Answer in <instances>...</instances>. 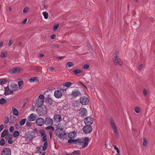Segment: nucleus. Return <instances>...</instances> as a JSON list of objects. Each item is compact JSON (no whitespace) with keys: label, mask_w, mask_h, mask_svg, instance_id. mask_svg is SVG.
<instances>
[{"label":"nucleus","mask_w":155,"mask_h":155,"mask_svg":"<svg viewBox=\"0 0 155 155\" xmlns=\"http://www.w3.org/2000/svg\"><path fill=\"white\" fill-rule=\"evenodd\" d=\"M54 134L60 139L62 140L66 139L67 134L65 133L64 130L62 128H58L55 130Z\"/></svg>","instance_id":"f257e3e1"},{"label":"nucleus","mask_w":155,"mask_h":155,"mask_svg":"<svg viewBox=\"0 0 155 155\" xmlns=\"http://www.w3.org/2000/svg\"><path fill=\"white\" fill-rule=\"evenodd\" d=\"M89 138L88 137H86L78 139V145L81 146L83 148L87 147L88 144Z\"/></svg>","instance_id":"f03ea898"},{"label":"nucleus","mask_w":155,"mask_h":155,"mask_svg":"<svg viewBox=\"0 0 155 155\" xmlns=\"http://www.w3.org/2000/svg\"><path fill=\"white\" fill-rule=\"evenodd\" d=\"M44 96L43 94H40L35 102V106L38 107H40L43 104L44 100Z\"/></svg>","instance_id":"7ed1b4c3"},{"label":"nucleus","mask_w":155,"mask_h":155,"mask_svg":"<svg viewBox=\"0 0 155 155\" xmlns=\"http://www.w3.org/2000/svg\"><path fill=\"white\" fill-rule=\"evenodd\" d=\"M118 53L116 52L114 54V58L113 61L115 65H119V66L122 65V63L120 59L118 58Z\"/></svg>","instance_id":"20e7f679"},{"label":"nucleus","mask_w":155,"mask_h":155,"mask_svg":"<svg viewBox=\"0 0 155 155\" xmlns=\"http://www.w3.org/2000/svg\"><path fill=\"white\" fill-rule=\"evenodd\" d=\"M47 112V109L46 106L43 105L40 108L38 111V114L40 116H45Z\"/></svg>","instance_id":"39448f33"},{"label":"nucleus","mask_w":155,"mask_h":155,"mask_svg":"<svg viewBox=\"0 0 155 155\" xmlns=\"http://www.w3.org/2000/svg\"><path fill=\"white\" fill-rule=\"evenodd\" d=\"M110 119L111 128L112 129L113 131H114L115 135L116 136L118 137L119 135L118 130L115 125L114 121L111 118H110Z\"/></svg>","instance_id":"423d86ee"},{"label":"nucleus","mask_w":155,"mask_h":155,"mask_svg":"<svg viewBox=\"0 0 155 155\" xmlns=\"http://www.w3.org/2000/svg\"><path fill=\"white\" fill-rule=\"evenodd\" d=\"M80 103L83 105H87L89 102L88 97L85 96H82L80 98Z\"/></svg>","instance_id":"0eeeda50"},{"label":"nucleus","mask_w":155,"mask_h":155,"mask_svg":"<svg viewBox=\"0 0 155 155\" xmlns=\"http://www.w3.org/2000/svg\"><path fill=\"white\" fill-rule=\"evenodd\" d=\"M83 128V131L85 134H88L91 133L92 130V128L90 125H86Z\"/></svg>","instance_id":"6e6552de"},{"label":"nucleus","mask_w":155,"mask_h":155,"mask_svg":"<svg viewBox=\"0 0 155 155\" xmlns=\"http://www.w3.org/2000/svg\"><path fill=\"white\" fill-rule=\"evenodd\" d=\"M94 120V118L92 117H88L84 119V121L86 125H90L93 123Z\"/></svg>","instance_id":"1a4fd4ad"},{"label":"nucleus","mask_w":155,"mask_h":155,"mask_svg":"<svg viewBox=\"0 0 155 155\" xmlns=\"http://www.w3.org/2000/svg\"><path fill=\"white\" fill-rule=\"evenodd\" d=\"M47 135H45L44 136H43V138L42 139V141L44 142L43 149L44 151H45L47 149L48 147V140L47 138Z\"/></svg>","instance_id":"9d476101"},{"label":"nucleus","mask_w":155,"mask_h":155,"mask_svg":"<svg viewBox=\"0 0 155 155\" xmlns=\"http://www.w3.org/2000/svg\"><path fill=\"white\" fill-rule=\"evenodd\" d=\"M53 120L50 117H47L44 120L45 125L51 126L53 124Z\"/></svg>","instance_id":"9b49d317"},{"label":"nucleus","mask_w":155,"mask_h":155,"mask_svg":"<svg viewBox=\"0 0 155 155\" xmlns=\"http://www.w3.org/2000/svg\"><path fill=\"white\" fill-rule=\"evenodd\" d=\"M53 120L55 122L59 123L62 120V118L61 115L59 114H56L54 116Z\"/></svg>","instance_id":"f8f14e48"},{"label":"nucleus","mask_w":155,"mask_h":155,"mask_svg":"<svg viewBox=\"0 0 155 155\" xmlns=\"http://www.w3.org/2000/svg\"><path fill=\"white\" fill-rule=\"evenodd\" d=\"M1 155H11V151L10 148H5L1 152Z\"/></svg>","instance_id":"ddd939ff"},{"label":"nucleus","mask_w":155,"mask_h":155,"mask_svg":"<svg viewBox=\"0 0 155 155\" xmlns=\"http://www.w3.org/2000/svg\"><path fill=\"white\" fill-rule=\"evenodd\" d=\"M35 123L38 126H41L44 124V120L42 117H39L36 120Z\"/></svg>","instance_id":"4468645a"},{"label":"nucleus","mask_w":155,"mask_h":155,"mask_svg":"<svg viewBox=\"0 0 155 155\" xmlns=\"http://www.w3.org/2000/svg\"><path fill=\"white\" fill-rule=\"evenodd\" d=\"M79 114L81 116L85 117L87 115V111L86 109L84 108L79 109Z\"/></svg>","instance_id":"2eb2a0df"},{"label":"nucleus","mask_w":155,"mask_h":155,"mask_svg":"<svg viewBox=\"0 0 155 155\" xmlns=\"http://www.w3.org/2000/svg\"><path fill=\"white\" fill-rule=\"evenodd\" d=\"M62 92L59 90H56L54 91V95L57 98H61L62 95Z\"/></svg>","instance_id":"dca6fc26"},{"label":"nucleus","mask_w":155,"mask_h":155,"mask_svg":"<svg viewBox=\"0 0 155 155\" xmlns=\"http://www.w3.org/2000/svg\"><path fill=\"white\" fill-rule=\"evenodd\" d=\"M5 92L4 93V94L5 95L13 94V92L9 88L8 86L5 87Z\"/></svg>","instance_id":"f3484780"},{"label":"nucleus","mask_w":155,"mask_h":155,"mask_svg":"<svg viewBox=\"0 0 155 155\" xmlns=\"http://www.w3.org/2000/svg\"><path fill=\"white\" fill-rule=\"evenodd\" d=\"M35 116H36V114L32 113L28 117L27 119L29 121H33L36 119Z\"/></svg>","instance_id":"a211bd4d"},{"label":"nucleus","mask_w":155,"mask_h":155,"mask_svg":"<svg viewBox=\"0 0 155 155\" xmlns=\"http://www.w3.org/2000/svg\"><path fill=\"white\" fill-rule=\"evenodd\" d=\"M78 85L79 86V88H81H81L82 89V90L81 91L82 92V91H84L85 89L86 90L87 89L86 86L80 81L78 82Z\"/></svg>","instance_id":"6ab92c4d"},{"label":"nucleus","mask_w":155,"mask_h":155,"mask_svg":"<svg viewBox=\"0 0 155 155\" xmlns=\"http://www.w3.org/2000/svg\"><path fill=\"white\" fill-rule=\"evenodd\" d=\"M68 137L70 139H74L76 136V132H71L68 134Z\"/></svg>","instance_id":"aec40b11"},{"label":"nucleus","mask_w":155,"mask_h":155,"mask_svg":"<svg viewBox=\"0 0 155 155\" xmlns=\"http://www.w3.org/2000/svg\"><path fill=\"white\" fill-rule=\"evenodd\" d=\"M10 87H11V89H12V91H16L18 88L17 85L15 84H12L10 85Z\"/></svg>","instance_id":"412c9836"},{"label":"nucleus","mask_w":155,"mask_h":155,"mask_svg":"<svg viewBox=\"0 0 155 155\" xmlns=\"http://www.w3.org/2000/svg\"><path fill=\"white\" fill-rule=\"evenodd\" d=\"M21 71V68H13L11 70V71L13 73H18L20 72Z\"/></svg>","instance_id":"4be33fe9"},{"label":"nucleus","mask_w":155,"mask_h":155,"mask_svg":"<svg viewBox=\"0 0 155 155\" xmlns=\"http://www.w3.org/2000/svg\"><path fill=\"white\" fill-rule=\"evenodd\" d=\"M8 133V130L4 129V130L2 132L1 134V137H4L5 136H6Z\"/></svg>","instance_id":"5701e85b"},{"label":"nucleus","mask_w":155,"mask_h":155,"mask_svg":"<svg viewBox=\"0 0 155 155\" xmlns=\"http://www.w3.org/2000/svg\"><path fill=\"white\" fill-rule=\"evenodd\" d=\"M12 111L13 114L16 116H17L18 114V110L14 107H12Z\"/></svg>","instance_id":"b1692460"},{"label":"nucleus","mask_w":155,"mask_h":155,"mask_svg":"<svg viewBox=\"0 0 155 155\" xmlns=\"http://www.w3.org/2000/svg\"><path fill=\"white\" fill-rule=\"evenodd\" d=\"M38 78L37 77H32L29 79V81L30 83H32L35 81H38Z\"/></svg>","instance_id":"393cba45"},{"label":"nucleus","mask_w":155,"mask_h":155,"mask_svg":"<svg viewBox=\"0 0 155 155\" xmlns=\"http://www.w3.org/2000/svg\"><path fill=\"white\" fill-rule=\"evenodd\" d=\"M68 143H78V139L71 140L69 139L68 140Z\"/></svg>","instance_id":"a878e982"},{"label":"nucleus","mask_w":155,"mask_h":155,"mask_svg":"<svg viewBox=\"0 0 155 155\" xmlns=\"http://www.w3.org/2000/svg\"><path fill=\"white\" fill-rule=\"evenodd\" d=\"M7 102V100L4 98H2L0 100V104L3 105Z\"/></svg>","instance_id":"bb28decb"},{"label":"nucleus","mask_w":155,"mask_h":155,"mask_svg":"<svg viewBox=\"0 0 155 155\" xmlns=\"http://www.w3.org/2000/svg\"><path fill=\"white\" fill-rule=\"evenodd\" d=\"M71 96H72L73 97H76L78 96V91H72Z\"/></svg>","instance_id":"cd10ccee"},{"label":"nucleus","mask_w":155,"mask_h":155,"mask_svg":"<svg viewBox=\"0 0 155 155\" xmlns=\"http://www.w3.org/2000/svg\"><path fill=\"white\" fill-rule=\"evenodd\" d=\"M19 134L20 133L17 130L15 131L13 134L14 137V138L17 137L19 135Z\"/></svg>","instance_id":"c85d7f7f"},{"label":"nucleus","mask_w":155,"mask_h":155,"mask_svg":"<svg viewBox=\"0 0 155 155\" xmlns=\"http://www.w3.org/2000/svg\"><path fill=\"white\" fill-rule=\"evenodd\" d=\"M39 132L42 136H44L47 135L45 131L43 129H41L39 131Z\"/></svg>","instance_id":"c756f323"},{"label":"nucleus","mask_w":155,"mask_h":155,"mask_svg":"<svg viewBox=\"0 0 155 155\" xmlns=\"http://www.w3.org/2000/svg\"><path fill=\"white\" fill-rule=\"evenodd\" d=\"M72 83L69 82H68L65 83L64 84V86H65L67 87H69L72 84Z\"/></svg>","instance_id":"7c9ffc66"},{"label":"nucleus","mask_w":155,"mask_h":155,"mask_svg":"<svg viewBox=\"0 0 155 155\" xmlns=\"http://www.w3.org/2000/svg\"><path fill=\"white\" fill-rule=\"evenodd\" d=\"M72 105L74 108L78 106V102L76 100H74L72 101Z\"/></svg>","instance_id":"2f4dec72"},{"label":"nucleus","mask_w":155,"mask_h":155,"mask_svg":"<svg viewBox=\"0 0 155 155\" xmlns=\"http://www.w3.org/2000/svg\"><path fill=\"white\" fill-rule=\"evenodd\" d=\"M34 137L33 135L31 134H29L27 136V139H28L29 140H31Z\"/></svg>","instance_id":"473e14b6"},{"label":"nucleus","mask_w":155,"mask_h":155,"mask_svg":"<svg viewBox=\"0 0 155 155\" xmlns=\"http://www.w3.org/2000/svg\"><path fill=\"white\" fill-rule=\"evenodd\" d=\"M47 103L48 104L52 105L53 103V101L51 98H49L48 99Z\"/></svg>","instance_id":"72a5a7b5"},{"label":"nucleus","mask_w":155,"mask_h":155,"mask_svg":"<svg viewBox=\"0 0 155 155\" xmlns=\"http://www.w3.org/2000/svg\"><path fill=\"white\" fill-rule=\"evenodd\" d=\"M7 81V80L6 79H0V84H4Z\"/></svg>","instance_id":"f704fd0d"},{"label":"nucleus","mask_w":155,"mask_h":155,"mask_svg":"<svg viewBox=\"0 0 155 155\" xmlns=\"http://www.w3.org/2000/svg\"><path fill=\"white\" fill-rule=\"evenodd\" d=\"M26 120V118H24L21 120L19 123L20 125L22 126L24 125L25 123Z\"/></svg>","instance_id":"c9c22d12"},{"label":"nucleus","mask_w":155,"mask_h":155,"mask_svg":"<svg viewBox=\"0 0 155 155\" xmlns=\"http://www.w3.org/2000/svg\"><path fill=\"white\" fill-rule=\"evenodd\" d=\"M12 134H8L5 137V139H12Z\"/></svg>","instance_id":"e433bc0d"},{"label":"nucleus","mask_w":155,"mask_h":155,"mask_svg":"<svg viewBox=\"0 0 155 155\" xmlns=\"http://www.w3.org/2000/svg\"><path fill=\"white\" fill-rule=\"evenodd\" d=\"M73 66V63L71 62H68L66 64V67L67 68L68 67H71Z\"/></svg>","instance_id":"4c0bfd02"},{"label":"nucleus","mask_w":155,"mask_h":155,"mask_svg":"<svg viewBox=\"0 0 155 155\" xmlns=\"http://www.w3.org/2000/svg\"><path fill=\"white\" fill-rule=\"evenodd\" d=\"M42 15L44 16L45 19H47L48 18V15L46 12H42Z\"/></svg>","instance_id":"58836bf2"},{"label":"nucleus","mask_w":155,"mask_h":155,"mask_svg":"<svg viewBox=\"0 0 155 155\" xmlns=\"http://www.w3.org/2000/svg\"><path fill=\"white\" fill-rule=\"evenodd\" d=\"M5 140L4 138H2L0 140V145L3 146L5 145Z\"/></svg>","instance_id":"ea45409f"},{"label":"nucleus","mask_w":155,"mask_h":155,"mask_svg":"<svg viewBox=\"0 0 155 155\" xmlns=\"http://www.w3.org/2000/svg\"><path fill=\"white\" fill-rule=\"evenodd\" d=\"M143 145L145 147L147 145V141L146 138H143Z\"/></svg>","instance_id":"a19ab883"},{"label":"nucleus","mask_w":155,"mask_h":155,"mask_svg":"<svg viewBox=\"0 0 155 155\" xmlns=\"http://www.w3.org/2000/svg\"><path fill=\"white\" fill-rule=\"evenodd\" d=\"M143 65L142 64H140L137 67V69L139 71H141L143 69Z\"/></svg>","instance_id":"79ce46f5"},{"label":"nucleus","mask_w":155,"mask_h":155,"mask_svg":"<svg viewBox=\"0 0 155 155\" xmlns=\"http://www.w3.org/2000/svg\"><path fill=\"white\" fill-rule=\"evenodd\" d=\"M46 129L47 130H50L52 131H54V127L51 126H49L47 127L46 128Z\"/></svg>","instance_id":"37998d69"},{"label":"nucleus","mask_w":155,"mask_h":155,"mask_svg":"<svg viewBox=\"0 0 155 155\" xmlns=\"http://www.w3.org/2000/svg\"><path fill=\"white\" fill-rule=\"evenodd\" d=\"M135 111L137 113H139L140 111V110L139 107H136L134 109Z\"/></svg>","instance_id":"c03bdc74"},{"label":"nucleus","mask_w":155,"mask_h":155,"mask_svg":"<svg viewBox=\"0 0 155 155\" xmlns=\"http://www.w3.org/2000/svg\"><path fill=\"white\" fill-rule=\"evenodd\" d=\"M18 84L20 88V87L24 84V83L23 81H21L18 82Z\"/></svg>","instance_id":"a18cd8bd"},{"label":"nucleus","mask_w":155,"mask_h":155,"mask_svg":"<svg viewBox=\"0 0 155 155\" xmlns=\"http://www.w3.org/2000/svg\"><path fill=\"white\" fill-rule=\"evenodd\" d=\"M90 67V65L88 64H86L82 66V68L84 69H87Z\"/></svg>","instance_id":"49530a36"},{"label":"nucleus","mask_w":155,"mask_h":155,"mask_svg":"<svg viewBox=\"0 0 155 155\" xmlns=\"http://www.w3.org/2000/svg\"><path fill=\"white\" fill-rule=\"evenodd\" d=\"M147 93H148L146 89H143V94L144 96H147Z\"/></svg>","instance_id":"de8ad7c7"},{"label":"nucleus","mask_w":155,"mask_h":155,"mask_svg":"<svg viewBox=\"0 0 155 155\" xmlns=\"http://www.w3.org/2000/svg\"><path fill=\"white\" fill-rule=\"evenodd\" d=\"M59 27V25L58 24H56L53 27V29L54 30H57Z\"/></svg>","instance_id":"09e8293b"},{"label":"nucleus","mask_w":155,"mask_h":155,"mask_svg":"<svg viewBox=\"0 0 155 155\" xmlns=\"http://www.w3.org/2000/svg\"><path fill=\"white\" fill-rule=\"evenodd\" d=\"M13 40H12V39L10 40L8 42V46L9 47L10 46L12 45L13 44Z\"/></svg>","instance_id":"8fccbe9b"},{"label":"nucleus","mask_w":155,"mask_h":155,"mask_svg":"<svg viewBox=\"0 0 155 155\" xmlns=\"http://www.w3.org/2000/svg\"><path fill=\"white\" fill-rule=\"evenodd\" d=\"M113 147H114V150H116L117 153L118 154L119 153V150L118 148L117 147H116L114 145H113Z\"/></svg>","instance_id":"3c124183"},{"label":"nucleus","mask_w":155,"mask_h":155,"mask_svg":"<svg viewBox=\"0 0 155 155\" xmlns=\"http://www.w3.org/2000/svg\"><path fill=\"white\" fill-rule=\"evenodd\" d=\"M5 120L4 121L5 123L6 124L8 123L9 121V119L8 117H6V118H5Z\"/></svg>","instance_id":"603ef678"},{"label":"nucleus","mask_w":155,"mask_h":155,"mask_svg":"<svg viewBox=\"0 0 155 155\" xmlns=\"http://www.w3.org/2000/svg\"><path fill=\"white\" fill-rule=\"evenodd\" d=\"M14 126H10V127L9 129L10 132H12L14 130Z\"/></svg>","instance_id":"864d4df0"},{"label":"nucleus","mask_w":155,"mask_h":155,"mask_svg":"<svg viewBox=\"0 0 155 155\" xmlns=\"http://www.w3.org/2000/svg\"><path fill=\"white\" fill-rule=\"evenodd\" d=\"M28 9L27 7L25 8L23 10V12L25 13H26L28 11Z\"/></svg>","instance_id":"5fc2aeb1"},{"label":"nucleus","mask_w":155,"mask_h":155,"mask_svg":"<svg viewBox=\"0 0 155 155\" xmlns=\"http://www.w3.org/2000/svg\"><path fill=\"white\" fill-rule=\"evenodd\" d=\"M1 56L2 58H5L6 57V55L5 54V53L3 52H2L1 54Z\"/></svg>","instance_id":"6e6d98bb"},{"label":"nucleus","mask_w":155,"mask_h":155,"mask_svg":"<svg viewBox=\"0 0 155 155\" xmlns=\"http://www.w3.org/2000/svg\"><path fill=\"white\" fill-rule=\"evenodd\" d=\"M31 124V123L29 121H27L26 123V125L28 127L30 126Z\"/></svg>","instance_id":"4d7b16f0"},{"label":"nucleus","mask_w":155,"mask_h":155,"mask_svg":"<svg viewBox=\"0 0 155 155\" xmlns=\"http://www.w3.org/2000/svg\"><path fill=\"white\" fill-rule=\"evenodd\" d=\"M14 141L12 139H8V143L9 144H12L13 143Z\"/></svg>","instance_id":"13d9d810"},{"label":"nucleus","mask_w":155,"mask_h":155,"mask_svg":"<svg viewBox=\"0 0 155 155\" xmlns=\"http://www.w3.org/2000/svg\"><path fill=\"white\" fill-rule=\"evenodd\" d=\"M4 126L3 124L0 125V132L2 131L4 129Z\"/></svg>","instance_id":"bf43d9fd"},{"label":"nucleus","mask_w":155,"mask_h":155,"mask_svg":"<svg viewBox=\"0 0 155 155\" xmlns=\"http://www.w3.org/2000/svg\"><path fill=\"white\" fill-rule=\"evenodd\" d=\"M71 155H74L78 154V150H75L71 153Z\"/></svg>","instance_id":"052dcab7"},{"label":"nucleus","mask_w":155,"mask_h":155,"mask_svg":"<svg viewBox=\"0 0 155 155\" xmlns=\"http://www.w3.org/2000/svg\"><path fill=\"white\" fill-rule=\"evenodd\" d=\"M27 20V18H26V19H25L23 21H22V24H25L26 23V21Z\"/></svg>","instance_id":"680f3d73"},{"label":"nucleus","mask_w":155,"mask_h":155,"mask_svg":"<svg viewBox=\"0 0 155 155\" xmlns=\"http://www.w3.org/2000/svg\"><path fill=\"white\" fill-rule=\"evenodd\" d=\"M56 37V35L55 34H53L51 35V38L52 39H54Z\"/></svg>","instance_id":"e2e57ef3"},{"label":"nucleus","mask_w":155,"mask_h":155,"mask_svg":"<svg viewBox=\"0 0 155 155\" xmlns=\"http://www.w3.org/2000/svg\"><path fill=\"white\" fill-rule=\"evenodd\" d=\"M53 46L56 48H58L59 47V45L57 44H54Z\"/></svg>","instance_id":"0e129e2a"},{"label":"nucleus","mask_w":155,"mask_h":155,"mask_svg":"<svg viewBox=\"0 0 155 155\" xmlns=\"http://www.w3.org/2000/svg\"><path fill=\"white\" fill-rule=\"evenodd\" d=\"M73 72L76 74H78V69H76L74 70H73Z\"/></svg>","instance_id":"69168bd1"},{"label":"nucleus","mask_w":155,"mask_h":155,"mask_svg":"<svg viewBox=\"0 0 155 155\" xmlns=\"http://www.w3.org/2000/svg\"><path fill=\"white\" fill-rule=\"evenodd\" d=\"M3 44H4V42L3 41H1L0 42V48H1L3 45Z\"/></svg>","instance_id":"338daca9"},{"label":"nucleus","mask_w":155,"mask_h":155,"mask_svg":"<svg viewBox=\"0 0 155 155\" xmlns=\"http://www.w3.org/2000/svg\"><path fill=\"white\" fill-rule=\"evenodd\" d=\"M49 134L50 135V137L51 139V138L52 137V132L51 131H49Z\"/></svg>","instance_id":"774afa93"}]
</instances>
